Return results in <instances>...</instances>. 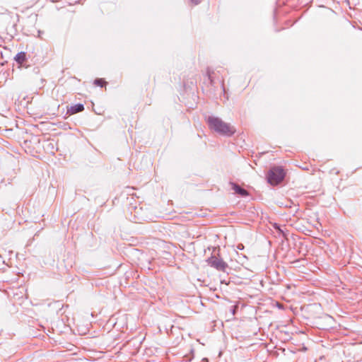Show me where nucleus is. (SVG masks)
I'll use <instances>...</instances> for the list:
<instances>
[{
	"label": "nucleus",
	"instance_id": "1",
	"mask_svg": "<svg viewBox=\"0 0 362 362\" xmlns=\"http://www.w3.org/2000/svg\"><path fill=\"white\" fill-rule=\"evenodd\" d=\"M207 123L210 129L222 135L231 136L235 132L234 127L218 117H209L207 119Z\"/></svg>",
	"mask_w": 362,
	"mask_h": 362
},
{
	"label": "nucleus",
	"instance_id": "2",
	"mask_svg": "<svg viewBox=\"0 0 362 362\" xmlns=\"http://www.w3.org/2000/svg\"><path fill=\"white\" fill-rule=\"evenodd\" d=\"M285 173L280 167L272 168L267 175V180L272 185L279 184L284 178Z\"/></svg>",
	"mask_w": 362,
	"mask_h": 362
},
{
	"label": "nucleus",
	"instance_id": "3",
	"mask_svg": "<svg viewBox=\"0 0 362 362\" xmlns=\"http://www.w3.org/2000/svg\"><path fill=\"white\" fill-rule=\"evenodd\" d=\"M207 262L209 265L219 271L224 272L227 267V264L223 259L216 257H211L208 259Z\"/></svg>",
	"mask_w": 362,
	"mask_h": 362
},
{
	"label": "nucleus",
	"instance_id": "4",
	"mask_svg": "<svg viewBox=\"0 0 362 362\" xmlns=\"http://www.w3.org/2000/svg\"><path fill=\"white\" fill-rule=\"evenodd\" d=\"M232 189L234 190L235 194H239L241 197H246L248 195V192L245 189L241 188L239 185L232 183Z\"/></svg>",
	"mask_w": 362,
	"mask_h": 362
},
{
	"label": "nucleus",
	"instance_id": "5",
	"mask_svg": "<svg viewBox=\"0 0 362 362\" xmlns=\"http://www.w3.org/2000/svg\"><path fill=\"white\" fill-rule=\"evenodd\" d=\"M83 109H84V107L82 104H77V105H75L74 106L71 107V114H75V113L83 111Z\"/></svg>",
	"mask_w": 362,
	"mask_h": 362
},
{
	"label": "nucleus",
	"instance_id": "6",
	"mask_svg": "<svg viewBox=\"0 0 362 362\" xmlns=\"http://www.w3.org/2000/svg\"><path fill=\"white\" fill-rule=\"evenodd\" d=\"M15 59L19 64H22L25 60V54L23 52L18 53Z\"/></svg>",
	"mask_w": 362,
	"mask_h": 362
},
{
	"label": "nucleus",
	"instance_id": "7",
	"mask_svg": "<svg viewBox=\"0 0 362 362\" xmlns=\"http://www.w3.org/2000/svg\"><path fill=\"white\" fill-rule=\"evenodd\" d=\"M94 84L103 87L106 84V81L103 78H98L95 80Z\"/></svg>",
	"mask_w": 362,
	"mask_h": 362
},
{
	"label": "nucleus",
	"instance_id": "8",
	"mask_svg": "<svg viewBox=\"0 0 362 362\" xmlns=\"http://www.w3.org/2000/svg\"><path fill=\"white\" fill-rule=\"evenodd\" d=\"M202 0H192V3H194V4H199Z\"/></svg>",
	"mask_w": 362,
	"mask_h": 362
},
{
	"label": "nucleus",
	"instance_id": "9",
	"mask_svg": "<svg viewBox=\"0 0 362 362\" xmlns=\"http://www.w3.org/2000/svg\"><path fill=\"white\" fill-rule=\"evenodd\" d=\"M274 228L278 229L280 232L283 233L282 230L279 228V227L277 226V224H274Z\"/></svg>",
	"mask_w": 362,
	"mask_h": 362
}]
</instances>
